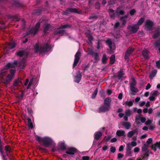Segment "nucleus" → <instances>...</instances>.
<instances>
[{
	"label": "nucleus",
	"mask_w": 160,
	"mask_h": 160,
	"mask_svg": "<svg viewBox=\"0 0 160 160\" xmlns=\"http://www.w3.org/2000/svg\"><path fill=\"white\" fill-rule=\"evenodd\" d=\"M34 50L35 53L39 52L40 55L46 54L51 48L50 45L48 43L44 44L43 45L40 46L38 43L35 44L34 46Z\"/></svg>",
	"instance_id": "f257e3e1"
},
{
	"label": "nucleus",
	"mask_w": 160,
	"mask_h": 160,
	"mask_svg": "<svg viewBox=\"0 0 160 160\" xmlns=\"http://www.w3.org/2000/svg\"><path fill=\"white\" fill-rule=\"evenodd\" d=\"M35 137L37 140L40 143L41 145L46 147H49L54 144L52 140L48 137L41 138L37 135H36Z\"/></svg>",
	"instance_id": "f03ea898"
},
{
	"label": "nucleus",
	"mask_w": 160,
	"mask_h": 160,
	"mask_svg": "<svg viewBox=\"0 0 160 160\" xmlns=\"http://www.w3.org/2000/svg\"><path fill=\"white\" fill-rule=\"evenodd\" d=\"M40 22H38L35 25L34 27L31 28L27 32L26 35H28L30 34L36 35L39 31L40 27Z\"/></svg>",
	"instance_id": "7ed1b4c3"
},
{
	"label": "nucleus",
	"mask_w": 160,
	"mask_h": 160,
	"mask_svg": "<svg viewBox=\"0 0 160 160\" xmlns=\"http://www.w3.org/2000/svg\"><path fill=\"white\" fill-rule=\"evenodd\" d=\"M18 64V62L16 61H14L13 62H8L5 67V68L1 70L2 73L5 72L6 70L10 68H15V66Z\"/></svg>",
	"instance_id": "20e7f679"
},
{
	"label": "nucleus",
	"mask_w": 160,
	"mask_h": 160,
	"mask_svg": "<svg viewBox=\"0 0 160 160\" xmlns=\"http://www.w3.org/2000/svg\"><path fill=\"white\" fill-rule=\"evenodd\" d=\"M81 57V53L79 52H77L75 55V58L73 65V68H74L78 63Z\"/></svg>",
	"instance_id": "39448f33"
},
{
	"label": "nucleus",
	"mask_w": 160,
	"mask_h": 160,
	"mask_svg": "<svg viewBox=\"0 0 160 160\" xmlns=\"http://www.w3.org/2000/svg\"><path fill=\"white\" fill-rule=\"evenodd\" d=\"M153 25V22L151 20H148L145 22V26L148 30H152Z\"/></svg>",
	"instance_id": "423d86ee"
},
{
	"label": "nucleus",
	"mask_w": 160,
	"mask_h": 160,
	"mask_svg": "<svg viewBox=\"0 0 160 160\" xmlns=\"http://www.w3.org/2000/svg\"><path fill=\"white\" fill-rule=\"evenodd\" d=\"M111 108L105 105L101 106L98 109V112L99 113L105 112H108L110 109Z\"/></svg>",
	"instance_id": "0eeeda50"
},
{
	"label": "nucleus",
	"mask_w": 160,
	"mask_h": 160,
	"mask_svg": "<svg viewBox=\"0 0 160 160\" xmlns=\"http://www.w3.org/2000/svg\"><path fill=\"white\" fill-rule=\"evenodd\" d=\"M66 12L69 13V12L71 13H76L78 14H80L81 12L78 11L77 8H68L67 9Z\"/></svg>",
	"instance_id": "6e6552de"
},
{
	"label": "nucleus",
	"mask_w": 160,
	"mask_h": 160,
	"mask_svg": "<svg viewBox=\"0 0 160 160\" xmlns=\"http://www.w3.org/2000/svg\"><path fill=\"white\" fill-rule=\"evenodd\" d=\"M20 84L22 85V79L19 78L15 80L13 82V86L14 87H20L21 86Z\"/></svg>",
	"instance_id": "1a4fd4ad"
},
{
	"label": "nucleus",
	"mask_w": 160,
	"mask_h": 160,
	"mask_svg": "<svg viewBox=\"0 0 160 160\" xmlns=\"http://www.w3.org/2000/svg\"><path fill=\"white\" fill-rule=\"evenodd\" d=\"M76 74V75L75 77L74 82L78 83L81 81L82 76L80 71L77 72Z\"/></svg>",
	"instance_id": "9d476101"
},
{
	"label": "nucleus",
	"mask_w": 160,
	"mask_h": 160,
	"mask_svg": "<svg viewBox=\"0 0 160 160\" xmlns=\"http://www.w3.org/2000/svg\"><path fill=\"white\" fill-rule=\"evenodd\" d=\"M142 54L144 58L146 59H148L150 57L149 56V52L147 49H144L142 51Z\"/></svg>",
	"instance_id": "9b49d317"
},
{
	"label": "nucleus",
	"mask_w": 160,
	"mask_h": 160,
	"mask_svg": "<svg viewBox=\"0 0 160 160\" xmlns=\"http://www.w3.org/2000/svg\"><path fill=\"white\" fill-rule=\"evenodd\" d=\"M77 152L76 149L74 148H69L66 153L69 155H73Z\"/></svg>",
	"instance_id": "f8f14e48"
},
{
	"label": "nucleus",
	"mask_w": 160,
	"mask_h": 160,
	"mask_svg": "<svg viewBox=\"0 0 160 160\" xmlns=\"http://www.w3.org/2000/svg\"><path fill=\"white\" fill-rule=\"evenodd\" d=\"M112 100L110 98L107 97L106 98L104 101V104L105 105H107L111 108V104Z\"/></svg>",
	"instance_id": "ddd939ff"
},
{
	"label": "nucleus",
	"mask_w": 160,
	"mask_h": 160,
	"mask_svg": "<svg viewBox=\"0 0 160 160\" xmlns=\"http://www.w3.org/2000/svg\"><path fill=\"white\" fill-rule=\"evenodd\" d=\"M149 155L147 152H146L141 156V157H138L137 160H148Z\"/></svg>",
	"instance_id": "4468645a"
},
{
	"label": "nucleus",
	"mask_w": 160,
	"mask_h": 160,
	"mask_svg": "<svg viewBox=\"0 0 160 160\" xmlns=\"http://www.w3.org/2000/svg\"><path fill=\"white\" fill-rule=\"evenodd\" d=\"M139 28V26L137 24H135L131 27V31L132 33H136Z\"/></svg>",
	"instance_id": "2eb2a0df"
},
{
	"label": "nucleus",
	"mask_w": 160,
	"mask_h": 160,
	"mask_svg": "<svg viewBox=\"0 0 160 160\" xmlns=\"http://www.w3.org/2000/svg\"><path fill=\"white\" fill-rule=\"evenodd\" d=\"M26 59L24 58H22V60L19 63V68L21 69H24L26 65Z\"/></svg>",
	"instance_id": "dca6fc26"
},
{
	"label": "nucleus",
	"mask_w": 160,
	"mask_h": 160,
	"mask_svg": "<svg viewBox=\"0 0 160 160\" xmlns=\"http://www.w3.org/2000/svg\"><path fill=\"white\" fill-rule=\"evenodd\" d=\"M120 7H118L116 10L115 12H116V15L117 16L123 15L125 13V12L122 9H120Z\"/></svg>",
	"instance_id": "f3484780"
},
{
	"label": "nucleus",
	"mask_w": 160,
	"mask_h": 160,
	"mask_svg": "<svg viewBox=\"0 0 160 160\" xmlns=\"http://www.w3.org/2000/svg\"><path fill=\"white\" fill-rule=\"evenodd\" d=\"M16 53L17 55L19 57H22L23 55L27 56L28 54V52H25L23 51L22 50H20L18 52H16Z\"/></svg>",
	"instance_id": "a211bd4d"
},
{
	"label": "nucleus",
	"mask_w": 160,
	"mask_h": 160,
	"mask_svg": "<svg viewBox=\"0 0 160 160\" xmlns=\"http://www.w3.org/2000/svg\"><path fill=\"white\" fill-rule=\"evenodd\" d=\"M102 133L101 132H96L94 134V138L95 139L98 140L102 136Z\"/></svg>",
	"instance_id": "6ab92c4d"
},
{
	"label": "nucleus",
	"mask_w": 160,
	"mask_h": 160,
	"mask_svg": "<svg viewBox=\"0 0 160 160\" xmlns=\"http://www.w3.org/2000/svg\"><path fill=\"white\" fill-rule=\"evenodd\" d=\"M160 36V30L159 29L156 30L154 32L152 36V38L156 39Z\"/></svg>",
	"instance_id": "aec40b11"
},
{
	"label": "nucleus",
	"mask_w": 160,
	"mask_h": 160,
	"mask_svg": "<svg viewBox=\"0 0 160 160\" xmlns=\"http://www.w3.org/2000/svg\"><path fill=\"white\" fill-rule=\"evenodd\" d=\"M138 133V132L137 130H132L130 132H129L127 134V137L129 138H131L132 137L135 133L137 134Z\"/></svg>",
	"instance_id": "412c9836"
},
{
	"label": "nucleus",
	"mask_w": 160,
	"mask_h": 160,
	"mask_svg": "<svg viewBox=\"0 0 160 160\" xmlns=\"http://www.w3.org/2000/svg\"><path fill=\"white\" fill-rule=\"evenodd\" d=\"M60 29H58L55 30L54 32V35H56L58 34H61V36L64 33L65 30H59Z\"/></svg>",
	"instance_id": "4be33fe9"
},
{
	"label": "nucleus",
	"mask_w": 160,
	"mask_h": 160,
	"mask_svg": "<svg viewBox=\"0 0 160 160\" xmlns=\"http://www.w3.org/2000/svg\"><path fill=\"white\" fill-rule=\"evenodd\" d=\"M116 134L117 136L119 137L122 136L123 137L126 136L125 131L121 130L117 131L116 132Z\"/></svg>",
	"instance_id": "5701e85b"
},
{
	"label": "nucleus",
	"mask_w": 160,
	"mask_h": 160,
	"mask_svg": "<svg viewBox=\"0 0 160 160\" xmlns=\"http://www.w3.org/2000/svg\"><path fill=\"white\" fill-rule=\"evenodd\" d=\"M51 27V26L50 24L47 23L45 25V27L43 29V32L44 33L46 34L47 33V31H49V29Z\"/></svg>",
	"instance_id": "b1692460"
},
{
	"label": "nucleus",
	"mask_w": 160,
	"mask_h": 160,
	"mask_svg": "<svg viewBox=\"0 0 160 160\" xmlns=\"http://www.w3.org/2000/svg\"><path fill=\"white\" fill-rule=\"evenodd\" d=\"M117 77L118 80H120L124 75L123 72L122 71H119L117 72Z\"/></svg>",
	"instance_id": "393cba45"
},
{
	"label": "nucleus",
	"mask_w": 160,
	"mask_h": 160,
	"mask_svg": "<svg viewBox=\"0 0 160 160\" xmlns=\"http://www.w3.org/2000/svg\"><path fill=\"white\" fill-rule=\"evenodd\" d=\"M157 72V70L156 69L153 70L149 75V78H150L152 79L154 77L156 74Z\"/></svg>",
	"instance_id": "a878e982"
},
{
	"label": "nucleus",
	"mask_w": 160,
	"mask_h": 160,
	"mask_svg": "<svg viewBox=\"0 0 160 160\" xmlns=\"http://www.w3.org/2000/svg\"><path fill=\"white\" fill-rule=\"evenodd\" d=\"M44 8H40L38 9H37L35 10V12L36 14L37 15H39L41 13V12L43 11Z\"/></svg>",
	"instance_id": "bb28decb"
},
{
	"label": "nucleus",
	"mask_w": 160,
	"mask_h": 160,
	"mask_svg": "<svg viewBox=\"0 0 160 160\" xmlns=\"http://www.w3.org/2000/svg\"><path fill=\"white\" fill-rule=\"evenodd\" d=\"M27 120L28 122V126L29 128L32 129L33 126L32 123L31 122V120L29 118H27Z\"/></svg>",
	"instance_id": "cd10ccee"
},
{
	"label": "nucleus",
	"mask_w": 160,
	"mask_h": 160,
	"mask_svg": "<svg viewBox=\"0 0 160 160\" xmlns=\"http://www.w3.org/2000/svg\"><path fill=\"white\" fill-rule=\"evenodd\" d=\"M121 125L124 126L127 129H128L131 126L130 123L128 122H123L121 124Z\"/></svg>",
	"instance_id": "c85d7f7f"
},
{
	"label": "nucleus",
	"mask_w": 160,
	"mask_h": 160,
	"mask_svg": "<svg viewBox=\"0 0 160 160\" xmlns=\"http://www.w3.org/2000/svg\"><path fill=\"white\" fill-rule=\"evenodd\" d=\"M137 84V82L135 80V78L134 77H132V81L130 82V86H136Z\"/></svg>",
	"instance_id": "c756f323"
},
{
	"label": "nucleus",
	"mask_w": 160,
	"mask_h": 160,
	"mask_svg": "<svg viewBox=\"0 0 160 160\" xmlns=\"http://www.w3.org/2000/svg\"><path fill=\"white\" fill-rule=\"evenodd\" d=\"M87 52L88 54L93 56L94 54L96 52H94L93 49L89 48L88 49Z\"/></svg>",
	"instance_id": "7c9ffc66"
},
{
	"label": "nucleus",
	"mask_w": 160,
	"mask_h": 160,
	"mask_svg": "<svg viewBox=\"0 0 160 160\" xmlns=\"http://www.w3.org/2000/svg\"><path fill=\"white\" fill-rule=\"evenodd\" d=\"M98 16L94 14H92L91 15L88 17V19L92 20H96L98 18Z\"/></svg>",
	"instance_id": "2f4dec72"
},
{
	"label": "nucleus",
	"mask_w": 160,
	"mask_h": 160,
	"mask_svg": "<svg viewBox=\"0 0 160 160\" xmlns=\"http://www.w3.org/2000/svg\"><path fill=\"white\" fill-rule=\"evenodd\" d=\"M16 46V44L14 42L9 43L8 45V48L10 49H12L14 48Z\"/></svg>",
	"instance_id": "473e14b6"
},
{
	"label": "nucleus",
	"mask_w": 160,
	"mask_h": 160,
	"mask_svg": "<svg viewBox=\"0 0 160 160\" xmlns=\"http://www.w3.org/2000/svg\"><path fill=\"white\" fill-rule=\"evenodd\" d=\"M110 63L111 64H113L115 62V57L114 54L112 55L110 58Z\"/></svg>",
	"instance_id": "72a5a7b5"
},
{
	"label": "nucleus",
	"mask_w": 160,
	"mask_h": 160,
	"mask_svg": "<svg viewBox=\"0 0 160 160\" xmlns=\"http://www.w3.org/2000/svg\"><path fill=\"white\" fill-rule=\"evenodd\" d=\"M106 43L108 45V47L110 49H112V42L111 40L109 39L107 40L106 41Z\"/></svg>",
	"instance_id": "f704fd0d"
},
{
	"label": "nucleus",
	"mask_w": 160,
	"mask_h": 160,
	"mask_svg": "<svg viewBox=\"0 0 160 160\" xmlns=\"http://www.w3.org/2000/svg\"><path fill=\"white\" fill-rule=\"evenodd\" d=\"M133 100L132 101H129L127 100L125 102V104L126 105L128 106L129 107H131L133 105Z\"/></svg>",
	"instance_id": "c9c22d12"
},
{
	"label": "nucleus",
	"mask_w": 160,
	"mask_h": 160,
	"mask_svg": "<svg viewBox=\"0 0 160 160\" xmlns=\"http://www.w3.org/2000/svg\"><path fill=\"white\" fill-rule=\"evenodd\" d=\"M144 20L145 18H141L139 20L137 24H137L138 26L141 25L144 22Z\"/></svg>",
	"instance_id": "e433bc0d"
},
{
	"label": "nucleus",
	"mask_w": 160,
	"mask_h": 160,
	"mask_svg": "<svg viewBox=\"0 0 160 160\" xmlns=\"http://www.w3.org/2000/svg\"><path fill=\"white\" fill-rule=\"evenodd\" d=\"M136 86H130V89L131 91L133 92H137L138 91L137 88H135Z\"/></svg>",
	"instance_id": "4c0bfd02"
},
{
	"label": "nucleus",
	"mask_w": 160,
	"mask_h": 160,
	"mask_svg": "<svg viewBox=\"0 0 160 160\" xmlns=\"http://www.w3.org/2000/svg\"><path fill=\"white\" fill-rule=\"evenodd\" d=\"M149 145L147 144H144L142 147V151L143 152H146L148 149Z\"/></svg>",
	"instance_id": "58836bf2"
},
{
	"label": "nucleus",
	"mask_w": 160,
	"mask_h": 160,
	"mask_svg": "<svg viewBox=\"0 0 160 160\" xmlns=\"http://www.w3.org/2000/svg\"><path fill=\"white\" fill-rule=\"evenodd\" d=\"M107 59H108L107 58L106 55L105 54H103L102 60V63L103 64H106Z\"/></svg>",
	"instance_id": "ea45409f"
},
{
	"label": "nucleus",
	"mask_w": 160,
	"mask_h": 160,
	"mask_svg": "<svg viewBox=\"0 0 160 160\" xmlns=\"http://www.w3.org/2000/svg\"><path fill=\"white\" fill-rule=\"evenodd\" d=\"M152 96H157L159 95V93L157 91L153 90L151 93Z\"/></svg>",
	"instance_id": "a19ab883"
},
{
	"label": "nucleus",
	"mask_w": 160,
	"mask_h": 160,
	"mask_svg": "<svg viewBox=\"0 0 160 160\" xmlns=\"http://www.w3.org/2000/svg\"><path fill=\"white\" fill-rule=\"evenodd\" d=\"M133 51V49L132 48L128 49L126 51L125 54L129 56Z\"/></svg>",
	"instance_id": "79ce46f5"
},
{
	"label": "nucleus",
	"mask_w": 160,
	"mask_h": 160,
	"mask_svg": "<svg viewBox=\"0 0 160 160\" xmlns=\"http://www.w3.org/2000/svg\"><path fill=\"white\" fill-rule=\"evenodd\" d=\"M125 113V115L128 117L130 116L132 114L131 111L129 109L126 110Z\"/></svg>",
	"instance_id": "37998d69"
},
{
	"label": "nucleus",
	"mask_w": 160,
	"mask_h": 160,
	"mask_svg": "<svg viewBox=\"0 0 160 160\" xmlns=\"http://www.w3.org/2000/svg\"><path fill=\"white\" fill-rule=\"evenodd\" d=\"M71 26L69 24H66L64 25H61L59 28V29L65 28L68 27H70Z\"/></svg>",
	"instance_id": "c03bdc74"
},
{
	"label": "nucleus",
	"mask_w": 160,
	"mask_h": 160,
	"mask_svg": "<svg viewBox=\"0 0 160 160\" xmlns=\"http://www.w3.org/2000/svg\"><path fill=\"white\" fill-rule=\"evenodd\" d=\"M154 44L157 47L160 46V39L156 40Z\"/></svg>",
	"instance_id": "a18cd8bd"
},
{
	"label": "nucleus",
	"mask_w": 160,
	"mask_h": 160,
	"mask_svg": "<svg viewBox=\"0 0 160 160\" xmlns=\"http://www.w3.org/2000/svg\"><path fill=\"white\" fill-rule=\"evenodd\" d=\"M98 92V88H96L95 91H94V92L92 94V99H94L95 98L96 95L97 94Z\"/></svg>",
	"instance_id": "49530a36"
},
{
	"label": "nucleus",
	"mask_w": 160,
	"mask_h": 160,
	"mask_svg": "<svg viewBox=\"0 0 160 160\" xmlns=\"http://www.w3.org/2000/svg\"><path fill=\"white\" fill-rule=\"evenodd\" d=\"M93 56L95 57L94 60L95 61H98L99 60L98 54V53L97 52H95Z\"/></svg>",
	"instance_id": "de8ad7c7"
},
{
	"label": "nucleus",
	"mask_w": 160,
	"mask_h": 160,
	"mask_svg": "<svg viewBox=\"0 0 160 160\" xmlns=\"http://www.w3.org/2000/svg\"><path fill=\"white\" fill-rule=\"evenodd\" d=\"M60 148L63 150H64L66 149V146L65 145V144L63 142H62L60 146Z\"/></svg>",
	"instance_id": "09e8293b"
},
{
	"label": "nucleus",
	"mask_w": 160,
	"mask_h": 160,
	"mask_svg": "<svg viewBox=\"0 0 160 160\" xmlns=\"http://www.w3.org/2000/svg\"><path fill=\"white\" fill-rule=\"evenodd\" d=\"M132 147L131 146V143H128L126 145V150H131Z\"/></svg>",
	"instance_id": "8fccbe9b"
},
{
	"label": "nucleus",
	"mask_w": 160,
	"mask_h": 160,
	"mask_svg": "<svg viewBox=\"0 0 160 160\" xmlns=\"http://www.w3.org/2000/svg\"><path fill=\"white\" fill-rule=\"evenodd\" d=\"M87 37L88 38L89 41L90 42H91L93 40V37L90 34H88V35H87Z\"/></svg>",
	"instance_id": "3c124183"
},
{
	"label": "nucleus",
	"mask_w": 160,
	"mask_h": 160,
	"mask_svg": "<svg viewBox=\"0 0 160 160\" xmlns=\"http://www.w3.org/2000/svg\"><path fill=\"white\" fill-rule=\"evenodd\" d=\"M11 148L8 145H7L5 147V150L6 152H11Z\"/></svg>",
	"instance_id": "603ef678"
},
{
	"label": "nucleus",
	"mask_w": 160,
	"mask_h": 160,
	"mask_svg": "<svg viewBox=\"0 0 160 160\" xmlns=\"http://www.w3.org/2000/svg\"><path fill=\"white\" fill-rule=\"evenodd\" d=\"M126 155L127 156L131 157L132 156V152L131 150H126Z\"/></svg>",
	"instance_id": "864d4df0"
},
{
	"label": "nucleus",
	"mask_w": 160,
	"mask_h": 160,
	"mask_svg": "<svg viewBox=\"0 0 160 160\" xmlns=\"http://www.w3.org/2000/svg\"><path fill=\"white\" fill-rule=\"evenodd\" d=\"M152 122V120L148 119L145 122V124L147 125H150Z\"/></svg>",
	"instance_id": "5fc2aeb1"
},
{
	"label": "nucleus",
	"mask_w": 160,
	"mask_h": 160,
	"mask_svg": "<svg viewBox=\"0 0 160 160\" xmlns=\"http://www.w3.org/2000/svg\"><path fill=\"white\" fill-rule=\"evenodd\" d=\"M136 12V11L134 9H132L129 12L130 14L132 16L134 15Z\"/></svg>",
	"instance_id": "6e6d98bb"
},
{
	"label": "nucleus",
	"mask_w": 160,
	"mask_h": 160,
	"mask_svg": "<svg viewBox=\"0 0 160 160\" xmlns=\"http://www.w3.org/2000/svg\"><path fill=\"white\" fill-rule=\"evenodd\" d=\"M157 146H156L155 143L152 145V149L154 152H156L157 151Z\"/></svg>",
	"instance_id": "4d7b16f0"
},
{
	"label": "nucleus",
	"mask_w": 160,
	"mask_h": 160,
	"mask_svg": "<svg viewBox=\"0 0 160 160\" xmlns=\"http://www.w3.org/2000/svg\"><path fill=\"white\" fill-rule=\"evenodd\" d=\"M152 138H149L148 139L147 141V144L148 145L151 143H152Z\"/></svg>",
	"instance_id": "13d9d810"
},
{
	"label": "nucleus",
	"mask_w": 160,
	"mask_h": 160,
	"mask_svg": "<svg viewBox=\"0 0 160 160\" xmlns=\"http://www.w3.org/2000/svg\"><path fill=\"white\" fill-rule=\"evenodd\" d=\"M116 149L115 147H111L110 148V151L112 153H114L115 152Z\"/></svg>",
	"instance_id": "bf43d9fd"
},
{
	"label": "nucleus",
	"mask_w": 160,
	"mask_h": 160,
	"mask_svg": "<svg viewBox=\"0 0 160 160\" xmlns=\"http://www.w3.org/2000/svg\"><path fill=\"white\" fill-rule=\"evenodd\" d=\"M124 157V155L121 153H119L118 155V159L122 158Z\"/></svg>",
	"instance_id": "052dcab7"
},
{
	"label": "nucleus",
	"mask_w": 160,
	"mask_h": 160,
	"mask_svg": "<svg viewBox=\"0 0 160 160\" xmlns=\"http://www.w3.org/2000/svg\"><path fill=\"white\" fill-rule=\"evenodd\" d=\"M10 73L11 74V75L13 76L14 74V73L15 72V70L14 69H11L10 71Z\"/></svg>",
	"instance_id": "680f3d73"
},
{
	"label": "nucleus",
	"mask_w": 160,
	"mask_h": 160,
	"mask_svg": "<svg viewBox=\"0 0 160 160\" xmlns=\"http://www.w3.org/2000/svg\"><path fill=\"white\" fill-rule=\"evenodd\" d=\"M22 93L20 95V98L21 99H22V98L23 97L24 94V90H22Z\"/></svg>",
	"instance_id": "e2e57ef3"
},
{
	"label": "nucleus",
	"mask_w": 160,
	"mask_h": 160,
	"mask_svg": "<svg viewBox=\"0 0 160 160\" xmlns=\"http://www.w3.org/2000/svg\"><path fill=\"white\" fill-rule=\"evenodd\" d=\"M156 64L157 68H160V60L156 62Z\"/></svg>",
	"instance_id": "0e129e2a"
},
{
	"label": "nucleus",
	"mask_w": 160,
	"mask_h": 160,
	"mask_svg": "<svg viewBox=\"0 0 160 160\" xmlns=\"http://www.w3.org/2000/svg\"><path fill=\"white\" fill-rule=\"evenodd\" d=\"M82 159V160H89V157L88 156H83Z\"/></svg>",
	"instance_id": "69168bd1"
},
{
	"label": "nucleus",
	"mask_w": 160,
	"mask_h": 160,
	"mask_svg": "<svg viewBox=\"0 0 160 160\" xmlns=\"http://www.w3.org/2000/svg\"><path fill=\"white\" fill-rule=\"evenodd\" d=\"M131 144V146L133 147H135L137 145V143L135 141H132L130 143Z\"/></svg>",
	"instance_id": "338daca9"
},
{
	"label": "nucleus",
	"mask_w": 160,
	"mask_h": 160,
	"mask_svg": "<svg viewBox=\"0 0 160 160\" xmlns=\"http://www.w3.org/2000/svg\"><path fill=\"white\" fill-rule=\"evenodd\" d=\"M156 146L159 149H160V141L158 142H157L156 143Z\"/></svg>",
	"instance_id": "774afa93"
}]
</instances>
